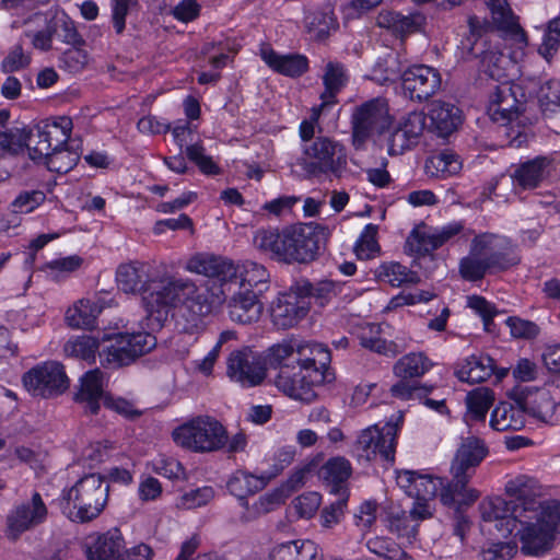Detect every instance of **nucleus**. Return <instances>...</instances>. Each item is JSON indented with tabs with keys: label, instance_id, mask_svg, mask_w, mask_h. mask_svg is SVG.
Listing matches in <instances>:
<instances>
[{
	"label": "nucleus",
	"instance_id": "f257e3e1",
	"mask_svg": "<svg viewBox=\"0 0 560 560\" xmlns=\"http://www.w3.org/2000/svg\"><path fill=\"white\" fill-rule=\"evenodd\" d=\"M116 280L125 293H140L149 317L159 323L166 320L171 311L177 308L178 325L188 334L200 331L213 306L224 300L223 291L213 293L209 300L189 278L165 275L158 279L151 275L148 264L139 261L120 265Z\"/></svg>",
	"mask_w": 560,
	"mask_h": 560
},
{
	"label": "nucleus",
	"instance_id": "f03ea898",
	"mask_svg": "<svg viewBox=\"0 0 560 560\" xmlns=\"http://www.w3.org/2000/svg\"><path fill=\"white\" fill-rule=\"evenodd\" d=\"M329 362L330 353L323 345L300 347L295 364L281 368L276 386L293 399L311 402L317 396L315 388L334 380Z\"/></svg>",
	"mask_w": 560,
	"mask_h": 560
},
{
	"label": "nucleus",
	"instance_id": "7ed1b4c3",
	"mask_svg": "<svg viewBox=\"0 0 560 560\" xmlns=\"http://www.w3.org/2000/svg\"><path fill=\"white\" fill-rule=\"evenodd\" d=\"M521 257L512 242L497 234L483 233L472 238L467 256L459 262V273L468 281L487 273L501 272L518 265Z\"/></svg>",
	"mask_w": 560,
	"mask_h": 560
},
{
	"label": "nucleus",
	"instance_id": "20e7f679",
	"mask_svg": "<svg viewBox=\"0 0 560 560\" xmlns=\"http://www.w3.org/2000/svg\"><path fill=\"white\" fill-rule=\"evenodd\" d=\"M487 454L488 448L482 440L468 436L462 441L451 466L453 479L441 493L443 505L459 512L462 506L469 505L479 498V492L467 485Z\"/></svg>",
	"mask_w": 560,
	"mask_h": 560
},
{
	"label": "nucleus",
	"instance_id": "39448f33",
	"mask_svg": "<svg viewBox=\"0 0 560 560\" xmlns=\"http://www.w3.org/2000/svg\"><path fill=\"white\" fill-rule=\"evenodd\" d=\"M254 244L278 261L307 264L314 260L319 250L318 234L311 225H299L283 230H259Z\"/></svg>",
	"mask_w": 560,
	"mask_h": 560
},
{
	"label": "nucleus",
	"instance_id": "423d86ee",
	"mask_svg": "<svg viewBox=\"0 0 560 560\" xmlns=\"http://www.w3.org/2000/svg\"><path fill=\"white\" fill-rule=\"evenodd\" d=\"M481 520L486 523L500 525H559L560 501L549 499L542 504L527 502L517 505L501 497L488 498L479 504Z\"/></svg>",
	"mask_w": 560,
	"mask_h": 560
},
{
	"label": "nucleus",
	"instance_id": "0eeeda50",
	"mask_svg": "<svg viewBox=\"0 0 560 560\" xmlns=\"http://www.w3.org/2000/svg\"><path fill=\"white\" fill-rule=\"evenodd\" d=\"M172 438L184 450L196 454H210L225 447L228 430L217 418L199 415L177 425Z\"/></svg>",
	"mask_w": 560,
	"mask_h": 560
},
{
	"label": "nucleus",
	"instance_id": "6e6552de",
	"mask_svg": "<svg viewBox=\"0 0 560 560\" xmlns=\"http://www.w3.org/2000/svg\"><path fill=\"white\" fill-rule=\"evenodd\" d=\"M489 103L487 112L491 120L502 126V132L509 139V145L521 148L527 143L528 135L525 128L520 129L518 119L521 102L516 97L517 86L510 80H504L498 84H489Z\"/></svg>",
	"mask_w": 560,
	"mask_h": 560
},
{
	"label": "nucleus",
	"instance_id": "1a4fd4ad",
	"mask_svg": "<svg viewBox=\"0 0 560 560\" xmlns=\"http://www.w3.org/2000/svg\"><path fill=\"white\" fill-rule=\"evenodd\" d=\"M108 497V485L97 474L81 478L66 494L63 513L71 522L88 523L104 510Z\"/></svg>",
	"mask_w": 560,
	"mask_h": 560
},
{
	"label": "nucleus",
	"instance_id": "9d476101",
	"mask_svg": "<svg viewBox=\"0 0 560 560\" xmlns=\"http://www.w3.org/2000/svg\"><path fill=\"white\" fill-rule=\"evenodd\" d=\"M401 422L402 415L400 413L395 422H387L382 428L373 424L361 430L354 444L357 455L369 462L380 456L393 464Z\"/></svg>",
	"mask_w": 560,
	"mask_h": 560
},
{
	"label": "nucleus",
	"instance_id": "9b49d317",
	"mask_svg": "<svg viewBox=\"0 0 560 560\" xmlns=\"http://www.w3.org/2000/svg\"><path fill=\"white\" fill-rule=\"evenodd\" d=\"M393 118L384 98H373L358 106L352 114V137L357 148L373 136L384 133L392 126Z\"/></svg>",
	"mask_w": 560,
	"mask_h": 560
},
{
	"label": "nucleus",
	"instance_id": "f8f14e48",
	"mask_svg": "<svg viewBox=\"0 0 560 560\" xmlns=\"http://www.w3.org/2000/svg\"><path fill=\"white\" fill-rule=\"evenodd\" d=\"M156 346V338L149 332L119 334L100 352L101 363L108 369L128 365Z\"/></svg>",
	"mask_w": 560,
	"mask_h": 560
},
{
	"label": "nucleus",
	"instance_id": "ddd939ff",
	"mask_svg": "<svg viewBox=\"0 0 560 560\" xmlns=\"http://www.w3.org/2000/svg\"><path fill=\"white\" fill-rule=\"evenodd\" d=\"M305 170L310 174L332 173L340 175L347 166L343 147L326 137H318L304 147Z\"/></svg>",
	"mask_w": 560,
	"mask_h": 560
},
{
	"label": "nucleus",
	"instance_id": "4468645a",
	"mask_svg": "<svg viewBox=\"0 0 560 560\" xmlns=\"http://www.w3.org/2000/svg\"><path fill=\"white\" fill-rule=\"evenodd\" d=\"M71 130L72 120L66 116L37 125L28 135L26 143L30 158H42L51 149L63 148L70 138Z\"/></svg>",
	"mask_w": 560,
	"mask_h": 560
},
{
	"label": "nucleus",
	"instance_id": "2eb2a0df",
	"mask_svg": "<svg viewBox=\"0 0 560 560\" xmlns=\"http://www.w3.org/2000/svg\"><path fill=\"white\" fill-rule=\"evenodd\" d=\"M23 383L32 395L44 398L60 395L69 387L63 366L55 361L31 369L24 374Z\"/></svg>",
	"mask_w": 560,
	"mask_h": 560
},
{
	"label": "nucleus",
	"instance_id": "dca6fc26",
	"mask_svg": "<svg viewBox=\"0 0 560 560\" xmlns=\"http://www.w3.org/2000/svg\"><path fill=\"white\" fill-rule=\"evenodd\" d=\"M185 268L189 272L218 279L221 282V285L218 288L213 287L209 291H203V293H206L208 299L211 300L213 293L223 291L224 300L221 305L225 302L226 294L223 287L232 281H235L236 275L235 264L232 260L222 256L198 253L188 259ZM199 290L202 292L200 288ZM214 307H218V305H214L213 308Z\"/></svg>",
	"mask_w": 560,
	"mask_h": 560
},
{
	"label": "nucleus",
	"instance_id": "f3484780",
	"mask_svg": "<svg viewBox=\"0 0 560 560\" xmlns=\"http://www.w3.org/2000/svg\"><path fill=\"white\" fill-rule=\"evenodd\" d=\"M462 230L460 223H451L442 228H432L420 223L409 233L405 243V252L412 256H425L459 234Z\"/></svg>",
	"mask_w": 560,
	"mask_h": 560
},
{
	"label": "nucleus",
	"instance_id": "a211bd4d",
	"mask_svg": "<svg viewBox=\"0 0 560 560\" xmlns=\"http://www.w3.org/2000/svg\"><path fill=\"white\" fill-rule=\"evenodd\" d=\"M311 303L303 299L293 283L288 291L280 293L270 305V317L278 329L296 326L310 312Z\"/></svg>",
	"mask_w": 560,
	"mask_h": 560
},
{
	"label": "nucleus",
	"instance_id": "6ab92c4d",
	"mask_svg": "<svg viewBox=\"0 0 560 560\" xmlns=\"http://www.w3.org/2000/svg\"><path fill=\"white\" fill-rule=\"evenodd\" d=\"M442 85V78L435 68L416 65L402 73V89L411 100L427 101L436 94Z\"/></svg>",
	"mask_w": 560,
	"mask_h": 560
},
{
	"label": "nucleus",
	"instance_id": "aec40b11",
	"mask_svg": "<svg viewBox=\"0 0 560 560\" xmlns=\"http://www.w3.org/2000/svg\"><path fill=\"white\" fill-rule=\"evenodd\" d=\"M229 376L244 387H253L266 376L259 358L250 350L234 351L228 360Z\"/></svg>",
	"mask_w": 560,
	"mask_h": 560
},
{
	"label": "nucleus",
	"instance_id": "412c9836",
	"mask_svg": "<svg viewBox=\"0 0 560 560\" xmlns=\"http://www.w3.org/2000/svg\"><path fill=\"white\" fill-rule=\"evenodd\" d=\"M124 550L125 540L118 527L91 535L84 544L86 560H120Z\"/></svg>",
	"mask_w": 560,
	"mask_h": 560
},
{
	"label": "nucleus",
	"instance_id": "4be33fe9",
	"mask_svg": "<svg viewBox=\"0 0 560 560\" xmlns=\"http://www.w3.org/2000/svg\"><path fill=\"white\" fill-rule=\"evenodd\" d=\"M396 480L399 488L415 500H434L438 491H443V488L446 487L441 478L415 470L398 471Z\"/></svg>",
	"mask_w": 560,
	"mask_h": 560
},
{
	"label": "nucleus",
	"instance_id": "5701e85b",
	"mask_svg": "<svg viewBox=\"0 0 560 560\" xmlns=\"http://www.w3.org/2000/svg\"><path fill=\"white\" fill-rule=\"evenodd\" d=\"M172 135L180 151L186 145L185 153L205 174H217L218 166L210 156L205 154V148L201 143L195 141V130L189 122L176 125L172 129Z\"/></svg>",
	"mask_w": 560,
	"mask_h": 560
},
{
	"label": "nucleus",
	"instance_id": "b1692460",
	"mask_svg": "<svg viewBox=\"0 0 560 560\" xmlns=\"http://www.w3.org/2000/svg\"><path fill=\"white\" fill-rule=\"evenodd\" d=\"M468 32L464 34L458 49L463 59L478 58L488 48V33L491 30L489 22L477 15L468 18Z\"/></svg>",
	"mask_w": 560,
	"mask_h": 560
},
{
	"label": "nucleus",
	"instance_id": "393cba45",
	"mask_svg": "<svg viewBox=\"0 0 560 560\" xmlns=\"http://www.w3.org/2000/svg\"><path fill=\"white\" fill-rule=\"evenodd\" d=\"M264 311V305L258 295L249 289L233 294L228 302V314L232 322L249 325L256 323Z\"/></svg>",
	"mask_w": 560,
	"mask_h": 560
},
{
	"label": "nucleus",
	"instance_id": "a878e982",
	"mask_svg": "<svg viewBox=\"0 0 560 560\" xmlns=\"http://www.w3.org/2000/svg\"><path fill=\"white\" fill-rule=\"evenodd\" d=\"M104 374L98 370H91L81 377L80 390L75 396L77 401L83 404L85 411L95 415L98 412L104 398L108 396L104 392Z\"/></svg>",
	"mask_w": 560,
	"mask_h": 560
},
{
	"label": "nucleus",
	"instance_id": "bb28decb",
	"mask_svg": "<svg viewBox=\"0 0 560 560\" xmlns=\"http://www.w3.org/2000/svg\"><path fill=\"white\" fill-rule=\"evenodd\" d=\"M557 527H522L515 536L522 546L521 551L527 556H540L553 547Z\"/></svg>",
	"mask_w": 560,
	"mask_h": 560
},
{
	"label": "nucleus",
	"instance_id": "cd10ccee",
	"mask_svg": "<svg viewBox=\"0 0 560 560\" xmlns=\"http://www.w3.org/2000/svg\"><path fill=\"white\" fill-rule=\"evenodd\" d=\"M276 475L277 472L271 475H254L247 470L238 469L231 475L226 487L231 494L244 501V504H247L245 499L265 489Z\"/></svg>",
	"mask_w": 560,
	"mask_h": 560
},
{
	"label": "nucleus",
	"instance_id": "c85d7f7f",
	"mask_svg": "<svg viewBox=\"0 0 560 560\" xmlns=\"http://www.w3.org/2000/svg\"><path fill=\"white\" fill-rule=\"evenodd\" d=\"M425 23V18L419 13L404 15L394 11H382L376 18L377 26L390 31L399 37L419 32Z\"/></svg>",
	"mask_w": 560,
	"mask_h": 560
},
{
	"label": "nucleus",
	"instance_id": "c756f323",
	"mask_svg": "<svg viewBox=\"0 0 560 560\" xmlns=\"http://www.w3.org/2000/svg\"><path fill=\"white\" fill-rule=\"evenodd\" d=\"M48 510L38 492L15 505L8 514V525H38L47 521Z\"/></svg>",
	"mask_w": 560,
	"mask_h": 560
},
{
	"label": "nucleus",
	"instance_id": "7c9ffc66",
	"mask_svg": "<svg viewBox=\"0 0 560 560\" xmlns=\"http://www.w3.org/2000/svg\"><path fill=\"white\" fill-rule=\"evenodd\" d=\"M295 290L301 293L303 299H306L319 307H325L342 291V284L332 280L324 279L316 282H311L307 279H300L294 282Z\"/></svg>",
	"mask_w": 560,
	"mask_h": 560
},
{
	"label": "nucleus",
	"instance_id": "2f4dec72",
	"mask_svg": "<svg viewBox=\"0 0 560 560\" xmlns=\"http://www.w3.org/2000/svg\"><path fill=\"white\" fill-rule=\"evenodd\" d=\"M552 160L537 156L521 164L513 174L514 184L523 189L536 188L551 172Z\"/></svg>",
	"mask_w": 560,
	"mask_h": 560
},
{
	"label": "nucleus",
	"instance_id": "473e14b6",
	"mask_svg": "<svg viewBox=\"0 0 560 560\" xmlns=\"http://www.w3.org/2000/svg\"><path fill=\"white\" fill-rule=\"evenodd\" d=\"M260 56L272 70L287 77H300L308 69V60L303 55H279L271 48H262Z\"/></svg>",
	"mask_w": 560,
	"mask_h": 560
},
{
	"label": "nucleus",
	"instance_id": "72a5a7b5",
	"mask_svg": "<svg viewBox=\"0 0 560 560\" xmlns=\"http://www.w3.org/2000/svg\"><path fill=\"white\" fill-rule=\"evenodd\" d=\"M351 475V465L343 457H334L326 462L319 476L329 488L330 493L337 495L348 494L347 480Z\"/></svg>",
	"mask_w": 560,
	"mask_h": 560
},
{
	"label": "nucleus",
	"instance_id": "f704fd0d",
	"mask_svg": "<svg viewBox=\"0 0 560 560\" xmlns=\"http://www.w3.org/2000/svg\"><path fill=\"white\" fill-rule=\"evenodd\" d=\"M487 4L497 27L511 33L516 43L525 46L527 44L526 34L517 24L516 18L506 0H487Z\"/></svg>",
	"mask_w": 560,
	"mask_h": 560
},
{
	"label": "nucleus",
	"instance_id": "c9c22d12",
	"mask_svg": "<svg viewBox=\"0 0 560 560\" xmlns=\"http://www.w3.org/2000/svg\"><path fill=\"white\" fill-rule=\"evenodd\" d=\"M459 113L458 107L435 101L431 104L428 115L431 120V127L436 130L439 136L446 137L460 124Z\"/></svg>",
	"mask_w": 560,
	"mask_h": 560
},
{
	"label": "nucleus",
	"instance_id": "e433bc0d",
	"mask_svg": "<svg viewBox=\"0 0 560 560\" xmlns=\"http://www.w3.org/2000/svg\"><path fill=\"white\" fill-rule=\"evenodd\" d=\"M494 372V361L486 354H472L464 360L456 370V376L467 383L487 381Z\"/></svg>",
	"mask_w": 560,
	"mask_h": 560
},
{
	"label": "nucleus",
	"instance_id": "4c0bfd02",
	"mask_svg": "<svg viewBox=\"0 0 560 560\" xmlns=\"http://www.w3.org/2000/svg\"><path fill=\"white\" fill-rule=\"evenodd\" d=\"M525 423V410L511 402H500L491 413L490 425L495 431H518Z\"/></svg>",
	"mask_w": 560,
	"mask_h": 560
},
{
	"label": "nucleus",
	"instance_id": "58836bf2",
	"mask_svg": "<svg viewBox=\"0 0 560 560\" xmlns=\"http://www.w3.org/2000/svg\"><path fill=\"white\" fill-rule=\"evenodd\" d=\"M505 493L515 498L517 505H525L527 502H535L542 504L545 501H537L536 497L541 495V486L539 482L529 476L518 475L505 483Z\"/></svg>",
	"mask_w": 560,
	"mask_h": 560
},
{
	"label": "nucleus",
	"instance_id": "ea45409f",
	"mask_svg": "<svg viewBox=\"0 0 560 560\" xmlns=\"http://www.w3.org/2000/svg\"><path fill=\"white\" fill-rule=\"evenodd\" d=\"M349 75L345 66L337 61H329L323 74L325 91L320 94L322 107L335 103V96L343 89Z\"/></svg>",
	"mask_w": 560,
	"mask_h": 560
},
{
	"label": "nucleus",
	"instance_id": "a19ab883",
	"mask_svg": "<svg viewBox=\"0 0 560 560\" xmlns=\"http://www.w3.org/2000/svg\"><path fill=\"white\" fill-rule=\"evenodd\" d=\"M460 170L459 156L448 150L431 155L424 164L425 174L433 178H446L458 174Z\"/></svg>",
	"mask_w": 560,
	"mask_h": 560
},
{
	"label": "nucleus",
	"instance_id": "79ce46f5",
	"mask_svg": "<svg viewBox=\"0 0 560 560\" xmlns=\"http://www.w3.org/2000/svg\"><path fill=\"white\" fill-rule=\"evenodd\" d=\"M319 548L312 541H290L272 549L269 560H318Z\"/></svg>",
	"mask_w": 560,
	"mask_h": 560
},
{
	"label": "nucleus",
	"instance_id": "37998d69",
	"mask_svg": "<svg viewBox=\"0 0 560 560\" xmlns=\"http://www.w3.org/2000/svg\"><path fill=\"white\" fill-rule=\"evenodd\" d=\"M433 362L423 352H411L401 357L394 365V374L402 380L423 376Z\"/></svg>",
	"mask_w": 560,
	"mask_h": 560
},
{
	"label": "nucleus",
	"instance_id": "c03bdc74",
	"mask_svg": "<svg viewBox=\"0 0 560 560\" xmlns=\"http://www.w3.org/2000/svg\"><path fill=\"white\" fill-rule=\"evenodd\" d=\"M101 312L102 306L97 302L82 299L67 311L66 320L73 328L89 329L93 327Z\"/></svg>",
	"mask_w": 560,
	"mask_h": 560
},
{
	"label": "nucleus",
	"instance_id": "a18cd8bd",
	"mask_svg": "<svg viewBox=\"0 0 560 560\" xmlns=\"http://www.w3.org/2000/svg\"><path fill=\"white\" fill-rule=\"evenodd\" d=\"M375 276L381 282L390 284L392 287L415 284L420 281V278L417 272L395 261L383 262L376 269Z\"/></svg>",
	"mask_w": 560,
	"mask_h": 560
},
{
	"label": "nucleus",
	"instance_id": "49530a36",
	"mask_svg": "<svg viewBox=\"0 0 560 560\" xmlns=\"http://www.w3.org/2000/svg\"><path fill=\"white\" fill-rule=\"evenodd\" d=\"M523 409L541 422L552 424L557 421V401L548 390H538L525 402Z\"/></svg>",
	"mask_w": 560,
	"mask_h": 560
},
{
	"label": "nucleus",
	"instance_id": "de8ad7c7",
	"mask_svg": "<svg viewBox=\"0 0 560 560\" xmlns=\"http://www.w3.org/2000/svg\"><path fill=\"white\" fill-rule=\"evenodd\" d=\"M505 540L497 538L489 539L482 548L483 560H510L517 552V544L514 539H508L512 535L510 527H495Z\"/></svg>",
	"mask_w": 560,
	"mask_h": 560
},
{
	"label": "nucleus",
	"instance_id": "09e8293b",
	"mask_svg": "<svg viewBox=\"0 0 560 560\" xmlns=\"http://www.w3.org/2000/svg\"><path fill=\"white\" fill-rule=\"evenodd\" d=\"M467 421H483L494 402V394L487 387H478L466 395Z\"/></svg>",
	"mask_w": 560,
	"mask_h": 560
},
{
	"label": "nucleus",
	"instance_id": "8fccbe9b",
	"mask_svg": "<svg viewBox=\"0 0 560 560\" xmlns=\"http://www.w3.org/2000/svg\"><path fill=\"white\" fill-rule=\"evenodd\" d=\"M31 159L37 164H44L50 172L65 174L77 165L79 155L65 148H59L51 149L45 156Z\"/></svg>",
	"mask_w": 560,
	"mask_h": 560
},
{
	"label": "nucleus",
	"instance_id": "3c124183",
	"mask_svg": "<svg viewBox=\"0 0 560 560\" xmlns=\"http://www.w3.org/2000/svg\"><path fill=\"white\" fill-rule=\"evenodd\" d=\"M478 58H481L483 71L491 79L490 84H498L508 80L506 67L510 65V60L503 52L489 47Z\"/></svg>",
	"mask_w": 560,
	"mask_h": 560
},
{
	"label": "nucleus",
	"instance_id": "603ef678",
	"mask_svg": "<svg viewBox=\"0 0 560 560\" xmlns=\"http://www.w3.org/2000/svg\"><path fill=\"white\" fill-rule=\"evenodd\" d=\"M358 338L363 348L378 354L395 357L399 352L396 343L387 341L378 336L377 326L375 325L368 324L361 329Z\"/></svg>",
	"mask_w": 560,
	"mask_h": 560
},
{
	"label": "nucleus",
	"instance_id": "864d4df0",
	"mask_svg": "<svg viewBox=\"0 0 560 560\" xmlns=\"http://www.w3.org/2000/svg\"><path fill=\"white\" fill-rule=\"evenodd\" d=\"M235 280L240 279V284L242 288H245V290H250L259 284L269 282L270 276L268 270L258 262L246 260L241 265H235Z\"/></svg>",
	"mask_w": 560,
	"mask_h": 560
},
{
	"label": "nucleus",
	"instance_id": "5fc2aeb1",
	"mask_svg": "<svg viewBox=\"0 0 560 560\" xmlns=\"http://www.w3.org/2000/svg\"><path fill=\"white\" fill-rule=\"evenodd\" d=\"M63 350L68 357L91 360L95 358V353L98 350V342L94 337L80 336L68 340Z\"/></svg>",
	"mask_w": 560,
	"mask_h": 560
},
{
	"label": "nucleus",
	"instance_id": "6e6d98bb",
	"mask_svg": "<svg viewBox=\"0 0 560 560\" xmlns=\"http://www.w3.org/2000/svg\"><path fill=\"white\" fill-rule=\"evenodd\" d=\"M404 71L398 55L390 52L375 65L373 73L378 81L386 83L402 80Z\"/></svg>",
	"mask_w": 560,
	"mask_h": 560
},
{
	"label": "nucleus",
	"instance_id": "4d7b16f0",
	"mask_svg": "<svg viewBox=\"0 0 560 560\" xmlns=\"http://www.w3.org/2000/svg\"><path fill=\"white\" fill-rule=\"evenodd\" d=\"M376 225L368 224L364 228L354 247L355 254L360 259H371L378 253L380 247L376 241Z\"/></svg>",
	"mask_w": 560,
	"mask_h": 560
},
{
	"label": "nucleus",
	"instance_id": "13d9d810",
	"mask_svg": "<svg viewBox=\"0 0 560 560\" xmlns=\"http://www.w3.org/2000/svg\"><path fill=\"white\" fill-rule=\"evenodd\" d=\"M24 130L15 128L0 132V159L16 154L27 143Z\"/></svg>",
	"mask_w": 560,
	"mask_h": 560
},
{
	"label": "nucleus",
	"instance_id": "bf43d9fd",
	"mask_svg": "<svg viewBox=\"0 0 560 560\" xmlns=\"http://www.w3.org/2000/svg\"><path fill=\"white\" fill-rule=\"evenodd\" d=\"M214 498V490L212 487H201L195 490H190L184 493L178 502L177 506L180 509H196L206 505Z\"/></svg>",
	"mask_w": 560,
	"mask_h": 560
},
{
	"label": "nucleus",
	"instance_id": "052dcab7",
	"mask_svg": "<svg viewBox=\"0 0 560 560\" xmlns=\"http://www.w3.org/2000/svg\"><path fill=\"white\" fill-rule=\"evenodd\" d=\"M46 199L42 190L22 191L12 201L11 208L16 213H30L40 206Z\"/></svg>",
	"mask_w": 560,
	"mask_h": 560
},
{
	"label": "nucleus",
	"instance_id": "680f3d73",
	"mask_svg": "<svg viewBox=\"0 0 560 560\" xmlns=\"http://www.w3.org/2000/svg\"><path fill=\"white\" fill-rule=\"evenodd\" d=\"M322 503V495L318 492L304 493L292 502L295 513L304 520H310L317 512Z\"/></svg>",
	"mask_w": 560,
	"mask_h": 560
},
{
	"label": "nucleus",
	"instance_id": "e2e57ef3",
	"mask_svg": "<svg viewBox=\"0 0 560 560\" xmlns=\"http://www.w3.org/2000/svg\"><path fill=\"white\" fill-rule=\"evenodd\" d=\"M138 7V0H112V22L117 34L126 26V18Z\"/></svg>",
	"mask_w": 560,
	"mask_h": 560
},
{
	"label": "nucleus",
	"instance_id": "0e129e2a",
	"mask_svg": "<svg viewBox=\"0 0 560 560\" xmlns=\"http://www.w3.org/2000/svg\"><path fill=\"white\" fill-rule=\"evenodd\" d=\"M389 514L384 508L380 506L375 501H365L361 504L357 517L363 525H372L375 522L385 523L390 521Z\"/></svg>",
	"mask_w": 560,
	"mask_h": 560
},
{
	"label": "nucleus",
	"instance_id": "69168bd1",
	"mask_svg": "<svg viewBox=\"0 0 560 560\" xmlns=\"http://www.w3.org/2000/svg\"><path fill=\"white\" fill-rule=\"evenodd\" d=\"M31 62V57L27 55L20 44L14 45L7 57L1 62V69L5 73L15 72L26 68Z\"/></svg>",
	"mask_w": 560,
	"mask_h": 560
},
{
	"label": "nucleus",
	"instance_id": "338daca9",
	"mask_svg": "<svg viewBox=\"0 0 560 560\" xmlns=\"http://www.w3.org/2000/svg\"><path fill=\"white\" fill-rule=\"evenodd\" d=\"M288 498L284 488H277L264 495H261L258 501L254 504L255 513L267 514L273 511L276 508L281 505L284 500Z\"/></svg>",
	"mask_w": 560,
	"mask_h": 560
},
{
	"label": "nucleus",
	"instance_id": "774afa93",
	"mask_svg": "<svg viewBox=\"0 0 560 560\" xmlns=\"http://www.w3.org/2000/svg\"><path fill=\"white\" fill-rule=\"evenodd\" d=\"M416 144L425 127V115L420 112L409 113L398 124Z\"/></svg>",
	"mask_w": 560,
	"mask_h": 560
}]
</instances>
